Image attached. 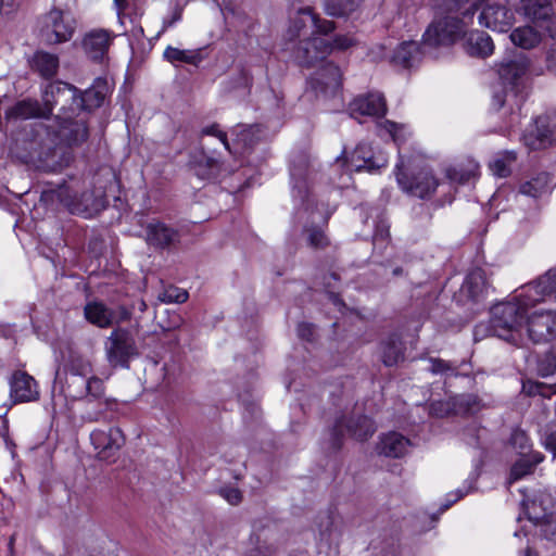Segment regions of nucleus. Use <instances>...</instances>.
I'll return each instance as SVG.
<instances>
[{"mask_svg": "<svg viewBox=\"0 0 556 556\" xmlns=\"http://www.w3.org/2000/svg\"><path fill=\"white\" fill-rule=\"evenodd\" d=\"M465 493L458 491L456 494H455V497L453 500H451L447 504L444 505V508L443 509H447L453 503L457 502L458 500H460L463 496H464Z\"/></svg>", "mask_w": 556, "mask_h": 556, "instance_id": "nucleus-62", "label": "nucleus"}, {"mask_svg": "<svg viewBox=\"0 0 556 556\" xmlns=\"http://www.w3.org/2000/svg\"><path fill=\"white\" fill-rule=\"evenodd\" d=\"M523 328L533 343L548 342L556 338V312H535L528 318Z\"/></svg>", "mask_w": 556, "mask_h": 556, "instance_id": "nucleus-12", "label": "nucleus"}, {"mask_svg": "<svg viewBox=\"0 0 556 556\" xmlns=\"http://www.w3.org/2000/svg\"><path fill=\"white\" fill-rule=\"evenodd\" d=\"M510 41L522 49L536 47L542 39L541 33L534 27L526 25L514 29L509 35Z\"/></svg>", "mask_w": 556, "mask_h": 556, "instance_id": "nucleus-32", "label": "nucleus"}, {"mask_svg": "<svg viewBox=\"0 0 556 556\" xmlns=\"http://www.w3.org/2000/svg\"><path fill=\"white\" fill-rule=\"evenodd\" d=\"M488 291L485 273L481 268L472 269L466 277L460 293L469 300L478 302Z\"/></svg>", "mask_w": 556, "mask_h": 556, "instance_id": "nucleus-24", "label": "nucleus"}, {"mask_svg": "<svg viewBox=\"0 0 556 556\" xmlns=\"http://www.w3.org/2000/svg\"><path fill=\"white\" fill-rule=\"evenodd\" d=\"M181 18V9H177L173 15V18L168 22H164L163 29H166L167 27L172 26L175 22L179 21Z\"/></svg>", "mask_w": 556, "mask_h": 556, "instance_id": "nucleus-60", "label": "nucleus"}, {"mask_svg": "<svg viewBox=\"0 0 556 556\" xmlns=\"http://www.w3.org/2000/svg\"><path fill=\"white\" fill-rule=\"evenodd\" d=\"M376 431V427L370 418L364 415L345 417L341 416L334 422L330 432L331 448L338 451L343 444L344 433L358 440L365 441Z\"/></svg>", "mask_w": 556, "mask_h": 556, "instance_id": "nucleus-7", "label": "nucleus"}, {"mask_svg": "<svg viewBox=\"0 0 556 556\" xmlns=\"http://www.w3.org/2000/svg\"><path fill=\"white\" fill-rule=\"evenodd\" d=\"M530 514H532V513L530 511ZM545 517H546V514H543V515H533V516H532V515H530V519H533L534 521H540V520L544 519Z\"/></svg>", "mask_w": 556, "mask_h": 556, "instance_id": "nucleus-63", "label": "nucleus"}, {"mask_svg": "<svg viewBox=\"0 0 556 556\" xmlns=\"http://www.w3.org/2000/svg\"><path fill=\"white\" fill-rule=\"evenodd\" d=\"M520 10L534 21H545L553 16V0H519Z\"/></svg>", "mask_w": 556, "mask_h": 556, "instance_id": "nucleus-30", "label": "nucleus"}, {"mask_svg": "<svg viewBox=\"0 0 556 556\" xmlns=\"http://www.w3.org/2000/svg\"><path fill=\"white\" fill-rule=\"evenodd\" d=\"M64 368L66 375L77 374V376H90L93 374L91 362L74 351L70 352Z\"/></svg>", "mask_w": 556, "mask_h": 556, "instance_id": "nucleus-36", "label": "nucleus"}, {"mask_svg": "<svg viewBox=\"0 0 556 556\" xmlns=\"http://www.w3.org/2000/svg\"><path fill=\"white\" fill-rule=\"evenodd\" d=\"M109 93V86L104 79L98 78L94 84L79 93L80 111H91L102 105Z\"/></svg>", "mask_w": 556, "mask_h": 556, "instance_id": "nucleus-25", "label": "nucleus"}, {"mask_svg": "<svg viewBox=\"0 0 556 556\" xmlns=\"http://www.w3.org/2000/svg\"><path fill=\"white\" fill-rule=\"evenodd\" d=\"M88 137L87 121L79 115L54 119L50 126L33 124L29 130L15 138V144L25 152V157L63 166L72 161V150L85 143Z\"/></svg>", "mask_w": 556, "mask_h": 556, "instance_id": "nucleus-1", "label": "nucleus"}, {"mask_svg": "<svg viewBox=\"0 0 556 556\" xmlns=\"http://www.w3.org/2000/svg\"><path fill=\"white\" fill-rule=\"evenodd\" d=\"M523 391H526L530 395H542L548 396L551 393H555L556 390H553V387L545 386L541 382L523 384Z\"/></svg>", "mask_w": 556, "mask_h": 556, "instance_id": "nucleus-50", "label": "nucleus"}, {"mask_svg": "<svg viewBox=\"0 0 556 556\" xmlns=\"http://www.w3.org/2000/svg\"><path fill=\"white\" fill-rule=\"evenodd\" d=\"M252 83V78L247 71H240L237 77L236 88H249Z\"/></svg>", "mask_w": 556, "mask_h": 556, "instance_id": "nucleus-56", "label": "nucleus"}, {"mask_svg": "<svg viewBox=\"0 0 556 556\" xmlns=\"http://www.w3.org/2000/svg\"><path fill=\"white\" fill-rule=\"evenodd\" d=\"M510 445L520 454H529L528 451L530 450L529 444V438L522 430H514L510 435Z\"/></svg>", "mask_w": 556, "mask_h": 556, "instance_id": "nucleus-46", "label": "nucleus"}, {"mask_svg": "<svg viewBox=\"0 0 556 556\" xmlns=\"http://www.w3.org/2000/svg\"><path fill=\"white\" fill-rule=\"evenodd\" d=\"M523 140L531 150L544 149L556 140V125L547 116H539Z\"/></svg>", "mask_w": 556, "mask_h": 556, "instance_id": "nucleus-16", "label": "nucleus"}, {"mask_svg": "<svg viewBox=\"0 0 556 556\" xmlns=\"http://www.w3.org/2000/svg\"><path fill=\"white\" fill-rule=\"evenodd\" d=\"M453 403L454 414L456 415H473L481 408V400L475 394H459L450 399Z\"/></svg>", "mask_w": 556, "mask_h": 556, "instance_id": "nucleus-34", "label": "nucleus"}, {"mask_svg": "<svg viewBox=\"0 0 556 556\" xmlns=\"http://www.w3.org/2000/svg\"><path fill=\"white\" fill-rule=\"evenodd\" d=\"M100 417H101V413L100 412L94 413V414L88 413V414H86L84 416V419L87 420V421H97V420L100 419Z\"/></svg>", "mask_w": 556, "mask_h": 556, "instance_id": "nucleus-61", "label": "nucleus"}, {"mask_svg": "<svg viewBox=\"0 0 556 556\" xmlns=\"http://www.w3.org/2000/svg\"><path fill=\"white\" fill-rule=\"evenodd\" d=\"M10 396L14 404L36 401L39 397L37 382L24 371L14 372L10 381Z\"/></svg>", "mask_w": 556, "mask_h": 556, "instance_id": "nucleus-18", "label": "nucleus"}, {"mask_svg": "<svg viewBox=\"0 0 556 556\" xmlns=\"http://www.w3.org/2000/svg\"><path fill=\"white\" fill-rule=\"evenodd\" d=\"M546 70L556 76V42L552 43L546 52Z\"/></svg>", "mask_w": 556, "mask_h": 556, "instance_id": "nucleus-53", "label": "nucleus"}, {"mask_svg": "<svg viewBox=\"0 0 556 556\" xmlns=\"http://www.w3.org/2000/svg\"><path fill=\"white\" fill-rule=\"evenodd\" d=\"M307 241L312 248L320 249L328 244L325 233L318 228L307 229Z\"/></svg>", "mask_w": 556, "mask_h": 556, "instance_id": "nucleus-49", "label": "nucleus"}, {"mask_svg": "<svg viewBox=\"0 0 556 556\" xmlns=\"http://www.w3.org/2000/svg\"><path fill=\"white\" fill-rule=\"evenodd\" d=\"M90 441L99 458L109 459L125 444V437L119 428L111 427L108 430L94 429L90 433Z\"/></svg>", "mask_w": 556, "mask_h": 556, "instance_id": "nucleus-15", "label": "nucleus"}, {"mask_svg": "<svg viewBox=\"0 0 556 556\" xmlns=\"http://www.w3.org/2000/svg\"><path fill=\"white\" fill-rule=\"evenodd\" d=\"M430 368L429 370L432 374H441L445 376H455L457 375V365L453 362H447L441 358H431L430 359Z\"/></svg>", "mask_w": 556, "mask_h": 556, "instance_id": "nucleus-44", "label": "nucleus"}, {"mask_svg": "<svg viewBox=\"0 0 556 556\" xmlns=\"http://www.w3.org/2000/svg\"><path fill=\"white\" fill-rule=\"evenodd\" d=\"M220 170V162L214 156H208L202 153L200 159L194 164V173L201 179L216 178Z\"/></svg>", "mask_w": 556, "mask_h": 556, "instance_id": "nucleus-37", "label": "nucleus"}, {"mask_svg": "<svg viewBox=\"0 0 556 556\" xmlns=\"http://www.w3.org/2000/svg\"><path fill=\"white\" fill-rule=\"evenodd\" d=\"M505 98H506V94L504 93H495L493 96V101H492V105L496 109V110H500L501 108H503L504 103H505Z\"/></svg>", "mask_w": 556, "mask_h": 556, "instance_id": "nucleus-59", "label": "nucleus"}, {"mask_svg": "<svg viewBox=\"0 0 556 556\" xmlns=\"http://www.w3.org/2000/svg\"><path fill=\"white\" fill-rule=\"evenodd\" d=\"M202 134L203 135H207V136H215V137H217L220 140V142L223 143V146L227 150H230L229 143H228V140H227V135H226V132H224L223 130L219 129L218 125H212V126H208V127L204 128L202 130Z\"/></svg>", "mask_w": 556, "mask_h": 556, "instance_id": "nucleus-52", "label": "nucleus"}, {"mask_svg": "<svg viewBox=\"0 0 556 556\" xmlns=\"http://www.w3.org/2000/svg\"><path fill=\"white\" fill-rule=\"evenodd\" d=\"M426 52L416 41H403L390 55V63L396 67L410 68L417 65Z\"/></svg>", "mask_w": 556, "mask_h": 556, "instance_id": "nucleus-22", "label": "nucleus"}, {"mask_svg": "<svg viewBox=\"0 0 556 556\" xmlns=\"http://www.w3.org/2000/svg\"><path fill=\"white\" fill-rule=\"evenodd\" d=\"M396 180L405 192L420 199L431 197L439 185L438 179L433 176L432 172L428 169H421L412 178H408L406 174L399 170L396 173Z\"/></svg>", "mask_w": 556, "mask_h": 556, "instance_id": "nucleus-13", "label": "nucleus"}, {"mask_svg": "<svg viewBox=\"0 0 556 556\" xmlns=\"http://www.w3.org/2000/svg\"><path fill=\"white\" fill-rule=\"evenodd\" d=\"M254 127L244 128L243 130L238 134V140L244 144V147H252L254 141L251 139V137L254 135Z\"/></svg>", "mask_w": 556, "mask_h": 556, "instance_id": "nucleus-55", "label": "nucleus"}, {"mask_svg": "<svg viewBox=\"0 0 556 556\" xmlns=\"http://www.w3.org/2000/svg\"><path fill=\"white\" fill-rule=\"evenodd\" d=\"M430 415L434 417H445L450 414H454L453 403H450V400L447 401H434L430 404L429 408Z\"/></svg>", "mask_w": 556, "mask_h": 556, "instance_id": "nucleus-48", "label": "nucleus"}, {"mask_svg": "<svg viewBox=\"0 0 556 556\" xmlns=\"http://www.w3.org/2000/svg\"><path fill=\"white\" fill-rule=\"evenodd\" d=\"M363 0H325L328 15L340 17L354 12Z\"/></svg>", "mask_w": 556, "mask_h": 556, "instance_id": "nucleus-40", "label": "nucleus"}, {"mask_svg": "<svg viewBox=\"0 0 556 556\" xmlns=\"http://www.w3.org/2000/svg\"><path fill=\"white\" fill-rule=\"evenodd\" d=\"M42 101L48 117L52 114L54 106H60V113L55 116V119H68L79 116L81 113L78 102L80 101L79 91L75 86L67 83L55 81L50 84L43 92Z\"/></svg>", "mask_w": 556, "mask_h": 556, "instance_id": "nucleus-5", "label": "nucleus"}, {"mask_svg": "<svg viewBox=\"0 0 556 556\" xmlns=\"http://www.w3.org/2000/svg\"><path fill=\"white\" fill-rule=\"evenodd\" d=\"M409 446V439L399 432L391 431L380 437L377 451L386 457L400 458L408 452Z\"/></svg>", "mask_w": 556, "mask_h": 556, "instance_id": "nucleus-23", "label": "nucleus"}, {"mask_svg": "<svg viewBox=\"0 0 556 556\" xmlns=\"http://www.w3.org/2000/svg\"><path fill=\"white\" fill-rule=\"evenodd\" d=\"M522 290L525 293L539 299V302L542 301L544 296H553L556 301V267L548 270L534 283L526 286Z\"/></svg>", "mask_w": 556, "mask_h": 556, "instance_id": "nucleus-26", "label": "nucleus"}, {"mask_svg": "<svg viewBox=\"0 0 556 556\" xmlns=\"http://www.w3.org/2000/svg\"><path fill=\"white\" fill-rule=\"evenodd\" d=\"M113 34L105 29H92L83 39L85 53L93 61H101L112 42Z\"/></svg>", "mask_w": 556, "mask_h": 556, "instance_id": "nucleus-20", "label": "nucleus"}, {"mask_svg": "<svg viewBox=\"0 0 556 556\" xmlns=\"http://www.w3.org/2000/svg\"><path fill=\"white\" fill-rule=\"evenodd\" d=\"M45 110V103L40 104L37 100L24 99L17 101L5 111V124L14 125L18 121L28 118H47L48 114Z\"/></svg>", "mask_w": 556, "mask_h": 556, "instance_id": "nucleus-19", "label": "nucleus"}, {"mask_svg": "<svg viewBox=\"0 0 556 556\" xmlns=\"http://www.w3.org/2000/svg\"><path fill=\"white\" fill-rule=\"evenodd\" d=\"M144 240L155 250H170L180 243V231L159 219L150 220L144 227Z\"/></svg>", "mask_w": 556, "mask_h": 556, "instance_id": "nucleus-11", "label": "nucleus"}, {"mask_svg": "<svg viewBox=\"0 0 556 556\" xmlns=\"http://www.w3.org/2000/svg\"><path fill=\"white\" fill-rule=\"evenodd\" d=\"M544 459L540 452L520 455V458L513 465L509 476V483L517 481L533 471L534 467Z\"/></svg>", "mask_w": 556, "mask_h": 556, "instance_id": "nucleus-31", "label": "nucleus"}, {"mask_svg": "<svg viewBox=\"0 0 556 556\" xmlns=\"http://www.w3.org/2000/svg\"><path fill=\"white\" fill-rule=\"evenodd\" d=\"M85 318L99 328H109L113 325L115 315L111 308L101 302H89L84 308Z\"/></svg>", "mask_w": 556, "mask_h": 556, "instance_id": "nucleus-28", "label": "nucleus"}, {"mask_svg": "<svg viewBox=\"0 0 556 556\" xmlns=\"http://www.w3.org/2000/svg\"><path fill=\"white\" fill-rule=\"evenodd\" d=\"M88 377L89 376H77V374L66 375L64 384L65 395L74 400L86 399Z\"/></svg>", "mask_w": 556, "mask_h": 556, "instance_id": "nucleus-38", "label": "nucleus"}, {"mask_svg": "<svg viewBox=\"0 0 556 556\" xmlns=\"http://www.w3.org/2000/svg\"><path fill=\"white\" fill-rule=\"evenodd\" d=\"M525 556H538V555L531 548L528 547L526 549Z\"/></svg>", "mask_w": 556, "mask_h": 556, "instance_id": "nucleus-64", "label": "nucleus"}, {"mask_svg": "<svg viewBox=\"0 0 556 556\" xmlns=\"http://www.w3.org/2000/svg\"><path fill=\"white\" fill-rule=\"evenodd\" d=\"M160 300L166 303H184L188 300V292L177 287H169L160 295Z\"/></svg>", "mask_w": 556, "mask_h": 556, "instance_id": "nucleus-47", "label": "nucleus"}, {"mask_svg": "<svg viewBox=\"0 0 556 556\" xmlns=\"http://www.w3.org/2000/svg\"><path fill=\"white\" fill-rule=\"evenodd\" d=\"M525 66L518 62L503 64L498 71L502 79L514 84L525 74Z\"/></svg>", "mask_w": 556, "mask_h": 556, "instance_id": "nucleus-42", "label": "nucleus"}, {"mask_svg": "<svg viewBox=\"0 0 556 556\" xmlns=\"http://www.w3.org/2000/svg\"><path fill=\"white\" fill-rule=\"evenodd\" d=\"M549 181V175L547 173H541L532 179L521 184L520 192L525 195L538 198L547 190Z\"/></svg>", "mask_w": 556, "mask_h": 556, "instance_id": "nucleus-39", "label": "nucleus"}, {"mask_svg": "<svg viewBox=\"0 0 556 556\" xmlns=\"http://www.w3.org/2000/svg\"><path fill=\"white\" fill-rule=\"evenodd\" d=\"M342 73L332 62H325L308 79L311 89L317 98H329L337 94L341 87Z\"/></svg>", "mask_w": 556, "mask_h": 556, "instance_id": "nucleus-9", "label": "nucleus"}, {"mask_svg": "<svg viewBox=\"0 0 556 556\" xmlns=\"http://www.w3.org/2000/svg\"><path fill=\"white\" fill-rule=\"evenodd\" d=\"M517 302H506L492 308L490 327L493 334L506 341H514L516 334L523 329V319L528 307L539 302L523 291L516 298Z\"/></svg>", "mask_w": 556, "mask_h": 556, "instance_id": "nucleus-4", "label": "nucleus"}, {"mask_svg": "<svg viewBox=\"0 0 556 556\" xmlns=\"http://www.w3.org/2000/svg\"><path fill=\"white\" fill-rule=\"evenodd\" d=\"M479 24L494 31L505 33L515 22V13L505 4L488 3L479 14Z\"/></svg>", "mask_w": 556, "mask_h": 556, "instance_id": "nucleus-14", "label": "nucleus"}, {"mask_svg": "<svg viewBox=\"0 0 556 556\" xmlns=\"http://www.w3.org/2000/svg\"><path fill=\"white\" fill-rule=\"evenodd\" d=\"M290 175L293 198L299 200L302 207L308 210L313 201L311 199V170L307 156L299 155L292 161Z\"/></svg>", "mask_w": 556, "mask_h": 556, "instance_id": "nucleus-10", "label": "nucleus"}, {"mask_svg": "<svg viewBox=\"0 0 556 556\" xmlns=\"http://www.w3.org/2000/svg\"><path fill=\"white\" fill-rule=\"evenodd\" d=\"M387 160L383 156H375L372 148L368 143L358 144L351 154L349 166L352 170L372 172L384 166Z\"/></svg>", "mask_w": 556, "mask_h": 556, "instance_id": "nucleus-21", "label": "nucleus"}, {"mask_svg": "<svg viewBox=\"0 0 556 556\" xmlns=\"http://www.w3.org/2000/svg\"><path fill=\"white\" fill-rule=\"evenodd\" d=\"M164 58L173 64L187 63L198 65L202 61L200 50H180L170 46L165 49Z\"/></svg>", "mask_w": 556, "mask_h": 556, "instance_id": "nucleus-35", "label": "nucleus"}, {"mask_svg": "<svg viewBox=\"0 0 556 556\" xmlns=\"http://www.w3.org/2000/svg\"><path fill=\"white\" fill-rule=\"evenodd\" d=\"M76 21L70 11L52 9L45 17L42 34L50 45L68 41L75 31Z\"/></svg>", "mask_w": 556, "mask_h": 556, "instance_id": "nucleus-8", "label": "nucleus"}, {"mask_svg": "<svg viewBox=\"0 0 556 556\" xmlns=\"http://www.w3.org/2000/svg\"><path fill=\"white\" fill-rule=\"evenodd\" d=\"M334 29V23L317 17L309 8L298 11L288 29L286 49L303 67H318L324 64L332 50L331 42L316 33L327 35Z\"/></svg>", "mask_w": 556, "mask_h": 556, "instance_id": "nucleus-2", "label": "nucleus"}, {"mask_svg": "<svg viewBox=\"0 0 556 556\" xmlns=\"http://www.w3.org/2000/svg\"><path fill=\"white\" fill-rule=\"evenodd\" d=\"M298 334L301 339L312 341L314 337V326L312 324L302 323L298 326Z\"/></svg>", "mask_w": 556, "mask_h": 556, "instance_id": "nucleus-54", "label": "nucleus"}, {"mask_svg": "<svg viewBox=\"0 0 556 556\" xmlns=\"http://www.w3.org/2000/svg\"><path fill=\"white\" fill-rule=\"evenodd\" d=\"M349 110L354 118H357L358 115L381 117L387 113V104L381 93L369 92L355 98L350 103Z\"/></svg>", "mask_w": 556, "mask_h": 556, "instance_id": "nucleus-17", "label": "nucleus"}, {"mask_svg": "<svg viewBox=\"0 0 556 556\" xmlns=\"http://www.w3.org/2000/svg\"><path fill=\"white\" fill-rule=\"evenodd\" d=\"M404 350L400 337L391 334L380 344L381 361L386 366H394L404 358Z\"/></svg>", "mask_w": 556, "mask_h": 556, "instance_id": "nucleus-29", "label": "nucleus"}, {"mask_svg": "<svg viewBox=\"0 0 556 556\" xmlns=\"http://www.w3.org/2000/svg\"><path fill=\"white\" fill-rule=\"evenodd\" d=\"M105 387L101 378L91 374L86 386V397L98 400L104 395Z\"/></svg>", "mask_w": 556, "mask_h": 556, "instance_id": "nucleus-45", "label": "nucleus"}, {"mask_svg": "<svg viewBox=\"0 0 556 556\" xmlns=\"http://www.w3.org/2000/svg\"><path fill=\"white\" fill-rule=\"evenodd\" d=\"M466 52L471 56L486 58L493 53L494 45L484 31H471L465 45Z\"/></svg>", "mask_w": 556, "mask_h": 556, "instance_id": "nucleus-27", "label": "nucleus"}, {"mask_svg": "<svg viewBox=\"0 0 556 556\" xmlns=\"http://www.w3.org/2000/svg\"><path fill=\"white\" fill-rule=\"evenodd\" d=\"M219 494L231 505H238L242 500L241 492L236 488H223Z\"/></svg>", "mask_w": 556, "mask_h": 556, "instance_id": "nucleus-51", "label": "nucleus"}, {"mask_svg": "<svg viewBox=\"0 0 556 556\" xmlns=\"http://www.w3.org/2000/svg\"><path fill=\"white\" fill-rule=\"evenodd\" d=\"M332 48L346 49L352 46V39L346 36H338L331 43Z\"/></svg>", "mask_w": 556, "mask_h": 556, "instance_id": "nucleus-58", "label": "nucleus"}, {"mask_svg": "<svg viewBox=\"0 0 556 556\" xmlns=\"http://www.w3.org/2000/svg\"><path fill=\"white\" fill-rule=\"evenodd\" d=\"M31 67L42 77L50 78L56 74L59 67V59L56 55L38 51L31 60Z\"/></svg>", "mask_w": 556, "mask_h": 556, "instance_id": "nucleus-33", "label": "nucleus"}, {"mask_svg": "<svg viewBox=\"0 0 556 556\" xmlns=\"http://www.w3.org/2000/svg\"><path fill=\"white\" fill-rule=\"evenodd\" d=\"M516 160L514 152H506L503 157L494 160L490 167L494 175L498 177H507L510 174L509 164Z\"/></svg>", "mask_w": 556, "mask_h": 556, "instance_id": "nucleus-43", "label": "nucleus"}, {"mask_svg": "<svg viewBox=\"0 0 556 556\" xmlns=\"http://www.w3.org/2000/svg\"><path fill=\"white\" fill-rule=\"evenodd\" d=\"M544 445L547 451H551L556 457V431L551 432L544 439Z\"/></svg>", "mask_w": 556, "mask_h": 556, "instance_id": "nucleus-57", "label": "nucleus"}, {"mask_svg": "<svg viewBox=\"0 0 556 556\" xmlns=\"http://www.w3.org/2000/svg\"><path fill=\"white\" fill-rule=\"evenodd\" d=\"M483 0H447V15L434 21L424 34V48L447 46L464 31V27L473 20L477 9Z\"/></svg>", "mask_w": 556, "mask_h": 556, "instance_id": "nucleus-3", "label": "nucleus"}, {"mask_svg": "<svg viewBox=\"0 0 556 556\" xmlns=\"http://www.w3.org/2000/svg\"><path fill=\"white\" fill-rule=\"evenodd\" d=\"M477 169L478 165L476 163H470L467 168L448 167L445 175L452 182L466 184L476 176Z\"/></svg>", "mask_w": 556, "mask_h": 556, "instance_id": "nucleus-41", "label": "nucleus"}, {"mask_svg": "<svg viewBox=\"0 0 556 556\" xmlns=\"http://www.w3.org/2000/svg\"><path fill=\"white\" fill-rule=\"evenodd\" d=\"M104 351L109 364L113 367H129L131 358L139 352L132 333L125 328H116L104 342Z\"/></svg>", "mask_w": 556, "mask_h": 556, "instance_id": "nucleus-6", "label": "nucleus"}]
</instances>
